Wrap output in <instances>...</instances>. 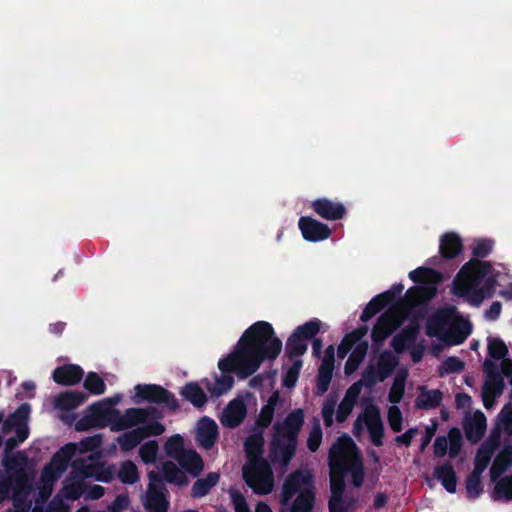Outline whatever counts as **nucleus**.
Returning a JSON list of instances; mask_svg holds the SVG:
<instances>
[{"instance_id": "bf43d9fd", "label": "nucleus", "mask_w": 512, "mask_h": 512, "mask_svg": "<svg viewBox=\"0 0 512 512\" xmlns=\"http://www.w3.org/2000/svg\"><path fill=\"white\" fill-rule=\"evenodd\" d=\"M448 450V440L446 437H437L434 442V453L436 456L441 457L445 455Z\"/></svg>"}, {"instance_id": "6e6552de", "label": "nucleus", "mask_w": 512, "mask_h": 512, "mask_svg": "<svg viewBox=\"0 0 512 512\" xmlns=\"http://www.w3.org/2000/svg\"><path fill=\"white\" fill-rule=\"evenodd\" d=\"M264 445L262 431L251 434L245 442L247 463L243 467L246 483L257 494H268L274 487V479L269 465L260 456Z\"/></svg>"}, {"instance_id": "680f3d73", "label": "nucleus", "mask_w": 512, "mask_h": 512, "mask_svg": "<svg viewBox=\"0 0 512 512\" xmlns=\"http://www.w3.org/2000/svg\"><path fill=\"white\" fill-rule=\"evenodd\" d=\"M501 308L500 302L492 303L489 309L485 311V318L488 320L497 319L501 313Z\"/></svg>"}, {"instance_id": "393cba45", "label": "nucleus", "mask_w": 512, "mask_h": 512, "mask_svg": "<svg viewBox=\"0 0 512 512\" xmlns=\"http://www.w3.org/2000/svg\"><path fill=\"white\" fill-rule=\"evenodd\" d=\"M298 226L303 238L309 242L323 241L331 235V230L326 224L312 217H300Z\"/></svg>"}, {"instance_id": "473e14b6", "label": "nucleus", "mask_w": 512, "mask_h": 512, "mask_svg": "<svg viewBox=\"0 0 512 512\" xmlns=\"http://www.w3.org/2000/svg\"><path fill=\"white\" fill-rule=\"evenodd\" d=\"M86 401V396L82 392H65L58 395L54 400L55 408L59 410H73Z\"/></svg>"}, {"instance_id": "864d4df0", "label": "nucleus", "mask_w": 512, "mask_h": 512, "mask_svg": "<svg viewBox=\"0 0 512 512\" xmlns=\"http://www.w3.org/2000/svg\"><path fill=\"white\" fill-rule=\"evenodd\" d=\"M321 440H322V430H321L320 426L317 424L310 431V434H309V437L307 440L308 448L312 452L316 451L320 446Z\"/></svg>"}, {"instance_id": "f03ea898", "label": "nucleus", "mask_w": 512, "mask_h": 512, "mask_svg": "<svg viewBox=\"0 0 512 512\" xmlns=\"http://www.w3.org/2000/svg\"><path fill=\"white\" fill-rule=\"evenodd\" d=\"M282 350V341L275 335L273 326L266 321L252 324L240 337L234 350L218 362L222 375L212 382L205 380V386L212 396L227 393L234 384V378L226 374L234 372L241 378L255 373L264 360H274Z\"/></svg>"}, {"instance_id": "37998d69", "label": "nucleus", "mask_w": 512, "mask_h": 512, "mask_svg": "<svg viewBox=\"0 0 512 512\" xmlns=\"http://www.w3.org/2000/svg\"><path fill=\"white\" fill-rule=\"evenodd\" d=\"M441 401V393L437 390H422L416 400V404L420 408L430 409L439 405Z\"/></svg>"}, {"instance_id": "13d9d810", "label": "nucleus", "mask_w": 512, "mask_h": 512, "mask_svg": "<svg viewBox=\"0 0 512 512\" xmlns=\"http://www.w3.org/2000/svg\"><path fill=\"white\" fill-rule=\"evenodd\" d=\"M442 368L445 372H456L463 368V363L457 358H448L443 362Z\"/></svg>"}, {"instance_id": "20e7f679", "label": "nucleus", "mask_w": 512, "mask_h": 512, "mask_svg": "<svg viewBox=\"0 0 512 512\" xmlns=\"http://www.w3.org/2000/svg\"><path fill=\"white\" fill-rule=\"evenodd\" d=\"M331 499L329 507L331 512H347L348 506L342 499L344 477L351 476L355 486H360L363 480V466L353 440L346 435L337 439L329 454Z\"/></svg>"}, {"instance_id": "6e6d98bb", "label": "nucleus", "mask_w": 512, "mask_h": 512, "mask_svg": "<svg viewBox=\"0 0 512 512\" xmlns=\"http://www.w3.org/2000/svg\"><path fill=\"white\" fill-rule=\"evenodd\" d=\"M332 379V375L318 373L317 384H316V394L323 395L330 385Z\"/></svg>"}, {"instance_id": "f704fd0d", "label": "nucleus", "mask_w": 512, "mask_h": 512, "mask_svg": "<svg viewBox=\"0 0 512 512\" xmlns=\"http://www.w3.org/2000/svg\"><path fill=\"white\" fill-rule=\"evenodd\" d=\"M279 392L275 391L267 400V403L262 407L260 414L257 418L256 424L261 428H266L270 425L275 407L279 402Z\"/></svg>"}, {"instance_id": "c03bdc74", "label": "nucleus", "mask_w": 512, "mask_h": 512, "mask_svg": "<svg viewBox=\"0 0 512 512\" xmlns=\"http://www.w3.org/2000/svg\"><path fill=\"white\" fill-rule=\"evenodd\" d=\"M290 360L291 365L288 367L283 377V385L287 388H292L295 386L302 367V361L299 359V357H290Z\"/></svg>"}, {"instance_id": "f3484780", "label": "nucleus", "mask_w": 512, "mask_h": 512, "mask_svg": "<svg viewBox=\"0 0 512 512\" xmlns=\"http://www.w3.org/2000/svg\"><path fill=\"white\" fill-rule=\"evenodd\" d=\"M322 322L319 319H312L297 326L286 343V354L289 357H300L306 353L308 341L313 338L321 329Z\"/></svg>"}, {"instance_id": "2f4dec72", "label": "nucleus", "mask_w": 512, "mask_h": 512, "mask_svg": "<svg viewBox=\"0 0 512 512\" xmlns=\"http://www.w3.org/2000/svg\"><path fill=\"white\" fill-rule=\"evenodd\" d=\"M419 330L418 323L414 321L403 329L393 339L392 345L397 352H401L406 348H409L415 341L416 335Z\"/></svg>"}, {"instance_id": "f257e3e1", "label": "nucleus", "mask_w": 512, "mask_h": 512, "mask_svg": "<svg viewBox=\"0 0 512 512\" xmlns=\"http://www.w3.org/2000/svg\"><path fill=\"white\" fill-rule=\"evenodd\" d=\"M102 443V435L97 434L79 443H69L58 451L42 473L39 488L41 499L44 501L50 496L53 482L65 471L70 460H73V472L64 482L61 497L67 500H76L81 496L91 500L101 498L104 488L96 484L88 485L86 480L93 478L107 483L114 477L112 466L98 462L101 453L97 450Z\"/></svg>"}, {"instance_id": "0eeeda50", "label": "nucleus", "mask_w": 512, "mask_h": 512, "mask_svg": "<svg viewBox=\"0 0 512 512\" xmlns=\"http://www.w3.org/2000/svg\"><path fill=\"white\" fill-rule=\"evenodd\" d=\"M165 454L174 459L180 468L174 462L167 461L163 464L162 472L166 481L176 485H186L188 483L187 474L196 477L203 468V460L200 455L184 447V439L180 434H174L167 438L164 443Z\"/></svg>"}, {"instance_id": "0e129e2a", "label": "nucleus", "mask_w": 512, "mask_h": 512, "mask_svg": "<svg viewBox=\"0 0 512 512\" xmlns=\"http://www.w3.org/2000/svg\"><path fill=\"white\" fill-rule=\"evenodd\" d=\"M111 408H115L118 404H120L123 400V395L117 393L111 397H106L103 399Z\"/></svg>"}, {"instance_id": "5701e85b", "label": "nucleus", "mask_w": 512, "mask_h": 512, "mask_svg": "<svg viewBox=\"0 0 512 512\" xmlns=\"http://www.w3.org/2000/svg\"><path fill=\"white\" fill-rule=\"evenodd\" d=\"M149 486L143 498L144 507L150 512H166L168 502L163 494V484L155 472H149Z\"/></svg>"}, {"instance_id": "774afa93", "label": "nucleus", "mask_w": 512, "mask_h": 512, "mask_svg": "<svg viewBox=\"0 0 512 512\" xmlns=\"http://www.w3.org/2000/svg\"><path fill=\"white\" fill-rule=\"evenodd\" d=\"M500 295L503 298L512 301V284L508 285L505 289H503L500 292Z\"/></svg>"}, {"instance_id": "4d7b16f0", "label": "nucleus", "mask_w": 512, "mask_h": 512, "mask_svg": "<svg viewBox=\"0 0 512 512\" xmlns=\"http://www.w3.org/2000/svg\"><path fill=\"white\" fill-rule=\"evenodd\" d=\"M129 505L128 497L125 495L118 496L113 503L109 506L111 512H122Z\"/></svg>"}, {"instance_id": "f8f14e48", "label": "nucleus", "mask_w": 512, "mask_h": 512, "mask_svg": "<svg viewBox=\"0 0 512 512\" xmlns=\"http://www.w3.org/2000/svg\"><path fill=\"white\" fill-rule=\"evenodd\" d=\"M144 411L145 416L141 423L124 430L125 432L116 438V443L121 451L129 452L136 448L142 440L164 433L165 426L160 421L162 416L157 409L148 407L144 408Z\"/></svg>"}, {"instance_id": "a878e982", "label": "nucleus", "mask_w": 512, "mask_h": 512, "mask_svg": "<svg viewBox=\"0 0 512 512\" xmlns=\"http://www.w3.org/2000/svg\"><path fill=\"white\" fill-rule=\"evenodd\" d=\"M311 208L323 219L335 221L342 219L346 209L341 202L328 198H319L311 202Z\"/></svg>"}, {"instance_id": "ea45409f", "label": "nucleus", "mask_w": 512, "mask_h": 512, "mask_svg": "<svg viewBox=\"0 0 512 512\" xmlns=\"http://www.w3.org/2000/svg\"><path fill=\"white\" fill-rule=\"evenodd\" d=\"M219 480V475L217 473H209L206 478L197 480L191 490V494L193 497H203L205 496L210 489L216 485Z\"/></svg>"}, {"instance_id": "a19ab883", "label": "nucleus", "mask_w": 512, "mask_h": 512, "mask_svg": "<svg viewBox=\"0 0 512 512\" xmlns=\"http://www.w3.org/2000/svg\"><path fill=\"white\" fill-rule=\"evenodd\" d=\"M118 477L123 483L133 484L139 479L138 468L132 461H124L121 463L118 471Z\"/></svg>"}, {"instance_id": "72a5a7b5", "label": "nucleus", "mask_w": 512, "mask_h": 512, "mask_svg": "<svg viewBox=\"0 0 512 512\" xmlns=\"http://www.w3.org/2000/svg\"><path fill=\"white\" fill-rule=\"evenodd\" d=\"M408 377V370L407 369H399L394 377L392 387L389 391V401L392 404H397L401 401L404 390H405V383Z\"/></svg>"}, {"instance_id": "aec40b11", "label": "nucleus", "mask_w": 512, "mask_h": 512, "mask_svg": "<svg viewBox=\"0 0 512 512\" xmlns=\"http://www.w3.org/2000/svg\"><path fill=\"white\" fill-rule=\"evenodd\" d=\"M255 403L256 400L249 393L231 400L221 413V424L229 428L237 427L246 417L247 405Z\"/></svg>"}, {"instance_id": "4be33fe9", "label": "nucleus", "mask_w": 512, "mask_h": 512, "mask_svg": "<svg viewBox=\"0 0 512 512\" xmlns=\"http://www.w3.org/2000/svg\"><path fill=\"white\" fill-rule=\"evenodd\" d=\"M131 401L135 404L142 402L167 403L175 407V399H171L166 390L155 384H137L131 391Z\"/></svg>"}, {"instance_id": "7c9ffc66", "label": "nucleus", "mask_w": 512, "mask_h": 512, "mask_svg": "<svg viewBox=\"0 0 512 512\" xmlns=\"http://www.w3.org/2000/svg\"><path fill=\"white\" fill-rule=\"evenodd\" d=\"M462 251V240L454 232L444 234L440 239V252L446 258H453Z\"/></svg>"}, {"instance_id": "603ef678", "label": "nucleus", "mask_w": 512, "mask_h": 512, "mask_svg": "<svg viewBox=\"0 0 512 512\" xmlns=\"http://www.w3.org/2000/svg\"><path fill=\"white\" fill-rule=\"evenodd\" d=\"M335 399H327L322 406V418L324 424L329 427L334 422V413H335Z\"/></svg>"}, {"instance_id": "cd10ccee", "label": "nucleus", "mask_w": 512, "mask_h": 512, "mask_svg": "<svg viewBox=\"0 0 512 512\" xmlns=\"http://www.w3.org/2000/svg\"><path fill=\"white\" fill-rule=\"evenodd\" d=\"M362 390V383L355 382L346 391L336 411V421L343 422L351 414Z\"/></svg>"}, {"instance_id": "a18cd8bd", "label": "nucleus", "mask_w": 512, "mask_h": 512, "mask_svg": "<svg viewBox=\"0 0 512 512\" xmlns=\"http://www.w3.org/2000/svg\"><path fill=\"white\" fill-rule=\"evenodd\" d=\"M494 498L497 500H512V476L504 477L495 485Z\"/></svg>"}, {"instance_id": "5fc2aeb1", "label": "nucleus", "mask_w": 512, "mask_h": 512, "mask_svg": "<svg viewBox=\"0 0 512 512\" xmlns=\"http://www.w3.org/2000/svg\"><path fill=\"white\" fill-rule=\"evenodd\" d=\"M230 495L236 512H251L245 498L238 491L232 489Z\"/></svg>"}, {"instance_id": "412c9836", "label": "nucleus", "mask_w": 512, "mask_h": 512, "mask_svg": "<svg viewBox=\"0 0 512 512\" xmlns=\"http://www.w3.org/2000/svg\"><path fill=\"white\" fill-rule=\"evenodd\" d=\"M4 464L10 476H15V483L19 491L16 492L13 497L15 506H18L22 494L26 495L27 493L25 482L27 478L28 462L24 454L18 452L14 455H7Z\"/></svg>"}, {"instance_id": "c756f323", "label": "nucleus", "mask_w": 512, "mask_h": 512, "mask_svg": "<svg viewBox=\"0 0 512 512\" xmlns=\"http://www.w3.org/2000/svg\"><path fill=\"white\" fill-rule=\"evenodd\" d=\"M512 465V446L506 445L502 447L493 461L490 473L491 478L496 480L503 473L507 471V469Z\"/></svg>"}, {"instance_id": "a211bd4d", "label": "nucleus", "mask_w": 512, "mask_h": 512, "mask_svg": "<svg viewBox=\"0 0 512 512\" xmlns=\"http://www.w3.org/2000/svg\"><path fill=\"white\" fill-rule=\"evenodd\" d=\"M495 450V441L490 439L482 444L475 458V468L467 480V493L470 497H476L481 491L480 478L482 472L487 468L491 456Z\"/></svg>"}, {"instance_id": "dca6fc26", "label": "nucleus", "mask_w": 512, "mask_h": 512, "mask_svg": "<svg viewBox=\"0 0 512 512\" xmlns=\"http://www.w3.org/2000/svg\"><path fill=\"white\" fill-rule=\"evenodd\" d=\"M364 431L369 433L374 445H382L383 422L380 410L374 405L367 406L354 422L353 432L357 437H360Z\"/></svg>"}, {"instance_id": "49530a36", "label": "nucleus", "mask_w": 512, "mask_h": 512, "mask_svg": "<svg viewBox=\"0 0 512 512\" xmlns=\"http://www.w3.org/2000/svg\"><path fill=\"white\" fill-rule=\"evenodd\" d=\"M84 387L94 395L103 394L106 390L104 380L96 373L90 372L84 380Z\"/></svg>"}, {"instance_id": "6ab92c4d", "label": "nucleus", "mask_w": 512, "mask_h": 512, "mask_svg": "<svg viewBox=\"0 0 512 512\" xmlns=\"http://www.w3.org/2000/svg\"><path fill=\"white\" fill-rule=\"evenodd\" d=\"M30 414V406L28 404L21 405L17 411L11 415L4 423V433L15 432L16 437H10L7 439L6 445L9 448H13L19 443L23 442L29 434L28 430V418Z\"/></svg>"}, {"instance_id": "338daca9", "label": "nucleus", "mask_w": 512, "mask_h": 512, "mask_svg": "<svg viewBox=\"0 0 512 512\" xmlns=\"http://www.w3.org/2000/svg\"><path fill=\"white\" fill-rule=\"evenodd\" d=\"M423 346H421L420 348H413L412 351H411V357H412V360L414 362H418L421 360L422 358V353H423Z\"/></svg>"}, {"instance_id": "8fccbe9b", "label": "nucleus", "mask_w": 512, "mask_h": 512, "mask_svg": "<svg viewBox=\"0 0 512 512\" xmlns=\"http://www.w3.org/2000/svg\"><path fill=\"white\" fill-rule=\"evenodd\" d=\"M447 440L450 456L454 457L461 449L462 437L460 431L458 429L450 430Z\"/></svg>"}, {"instance_id": "e433bc0d", "label": "nucleus", "mask_w": 512, "mask_h": 512, "mask_svg": "<svg viewBox=\"0 0 512 512\" xmlns=\"http://www.w3.org/2000/svg\"><path fill=\"white\" fill-rule=\"evenodd\" d=\"M488 351L491 357V361L500 368V365H497L496 361H500V363L507 359L508 348L503 340L500 338L490 337L488 338Z\"/></svg>"}, {"instance_id": "69168bd1", "label": "nucleus", "mask_w": 512, "mask_h": 512, "mask_svg": "<svg viewBox=\"0 0 512 512\" xmlns=\"http://www.w3.org/2000/svg\"><path fill=\"white\" fill-rule=\"evenodd\" d=\"M456 402L460 407H468L470 405L471 398L467 394H458L456 397Z\"/></svg>"}, {"instance_id": "09e8293b", "label": "nucleus", "mask_w": 512, "mask_h": 512, "mask_svg": "<svg viewBox=\"0 0 512 512\" xmlns=\"http://www.w3.org/2000/svg\"><path fill=\"white\" fill-rule=\"evenodd\" d=\"M334 353L335 350L333 346L326 348L318 373L332 375L334 369Z\"/></svg>"}, {"instance_id": "b1692460", "label": "nucleus", "mask_w": 512, "mask_h": 512, "mask_svg": "<svg viewBox=\"0 0 512 512\" xmlns=\"http://www.w3.org/2000/svg\"><path fill=\"white\" fill-rule=\"evenodd\" d=\"M404 290V285L401 283L394 284L391 288L381 294L376 295L364 308L360 319L363 322L370 320L376 313H378L385 305L393 304L395 297L400 295Z\"/></svg>"}, {"instance_id": "423d86ee", "label": "nucleus", "mask_w": 512, "mask_h": 512, "mask_svg": "<svg viewBox=\"0 0 512 512\" xmlns=\"http://www.w3.org/2000/svg\"><path fill=\"white\" fill-rule=\"evenodd\" d=\"M144 408L130 407L124 411L111 408L103 399L89 406L86 415L80 419L75 428L84 431L90 428L109 427L112 432H121L142 422Z\"/></svg>"}, {"instance_id": "c9c22d12", "label": "nucleus", "mask_w": 512, "mask_h": 512, "mask_svg": "<svg viewBox=\"0 0 512 512\" xmlns=\"http://www.w3.org/2000/svg\"><path fill=\"white\" fill-rule=\"evenodd\" d=\"M485 429L486 419L484 414L480 411L475 412L472 419L466 424L467 437L476 441L483 435Z\"/></svg>"}, {"instance_id": "ddd939ff", "label": "nucleus", "mask_w": 512, "mask_h": 512, "mask_svg": "<svg viewBox=\"0 0 512 512\" xmlns=\"http://www.w3.org/2000/svg\"><path fill=\"white\" fill-rule=\"evenodd\" d=\"M484 369L487 379L482 389V399L484 406L489 409L494 405L495 398L503 391V378H508L512 385V361L510 359L503 360L499 368L491 360H486Z\"/></svg>"}, {"instance_id": "79ce46f5", "label": "nucleus", "mask_w": 512, "mask_h": 512, "mask_svg": "<svg viewBox=\"0 0 512 512\" xmlns=\"http://www.w3.org/2000/svg\"><path fill=\"white\" fill-rule=\"evenodd\" d=\"M159 453L158 443L154 440L144 442L139 448V456L143 463L153 464L156 462Z\"/></svg>"}, {"instance_id": "9b49d317", "label": "nucleus", "mask_w": 512, "mask_h": 512, "mask_svg": "<svg viewBox=\"0 0 512 512\" xmlns=\"http://www.w3.org/2000/svg\"><path fill=\"white\" fill-rule=\"evenodd\" d=\"M304 422V412L301 409L292 411L282 423L274 425V435L271 451L274 460H279L286 466L291 460L296 438Z\"/></svg>"}, {"instance_id": "3c124183", "label": "nucleus", "mask_w": 512, "mask_h": 512, "mask_svg": "<svg viewBox=\"0 0 512 512\" xmlns=\"http://www.w3.org/2000/svg\"><path fill=\"white\" fill-rule=\"evenodd\" d=\"M388 422L390 428L394 432H399L402 429V413L400 409L393 404L388 410Z\"/></svg>"}, {"instance_id": "58836bf2", "label": "nucleus", "mask_w": 512, "mask_h": 512, "mask_svg": "<svg viewBox=\"0 0 512 512\" xmlns=\"http://www.w3.org/2000/svg\"><path fill=\"white\" fill-rule=\"evenodd\" d=\"M435 476L441 481L444 488L449 493L456 491V476L450 465H443L435 470Z\"/></svg>"}, {"instance_id": "9d476101", "label": "nucleus", "mask_w": 512, "mask_h": 512, "mask_svg": "<svg viewBox=\"0 0 512 512\" xmlns=\"http://www.w3.org/2000/svg\"><path fill=\"white\" fill-rule=\"evenodd\" d=\"M315 500L313 475L302 469L287 477L281 492L283 512H311Z\"/></svg>"}, {"instance_id": "2eb2a0df", "label": "nucleus", "mask_w": 512, "mask_h": 512, "mask_svg": "<svg viewBox=\"0 0 512 512\" xmlns=\"http://www.w3.org/2000/svg\"><path fill=\"white\" fill-rule=\"evenodd\" d=\"M365 330H356L344 337L340 345L338 346V356L344 358L346 354L350 351V349L354 347L351 355L349 356L346 364H345V374L351 375L354 373L360 363L363 361L367 349L368 344L365 341H360V339L365 335Z\"/></svg>"}, {"instance_id": "c85d7f7f", "label": "nucleus", "mask_w": 512, "mask_h": 512, "mask_svg": "<svg viewBox=\"0 0 512 512\" xmlns=\"http://www.w3.org/2000/svg\"><path fill=\"white\" fill-rule=\"evenodd\" d=\"M83 370L80 366L67 364L57 367L52 374L53 380L61 385L70 386L78 383L83 377Z\"/></svg>"}, {"instance_id": "7ed1b4c3", "label": "nucleus", "mask_w": 512, "mask_h": 512, "mask_svg": "<svg viewBox=\"0 0 512 512\" xmlns=\"http://www.w3.org/2000/svg\"><path fill=\"white\" fill-rule=\"evenodd\" d=\"M408 276L420 285L409 288L399 302L379 317L372 331L374 342L385 340L415 307L432 299L437 293V284L443 280L439 272L427 267H418Z\"/></svg>"}, {"instance_id": "de8ad7c7", "label": "nucleus", "mask_w": 512, "mask_h": 512, "mask_svg": "<svg viewBox=\"0 0 512 512\" xmlns=\"http://www.w3.org/2000/svg\"><path fill=\"white\" fill-rule=\"evenodd\" d=\"M493 245L494 243L491 239H476L473 243L472 252L477 257H485L492 251Z\"/></svg>"}, {"instance_id": "052dcab7", "label": "nucleus", "mask_w": 512, "mask_h": 512, "mask_svg": "<svg viewBox=\"0 0 512 512\" xmlns=\"http://www.w3.org/2000/svg\"><path fill=\"white\" fill-rule=\"evenodd\" d=\"M499 417L505 428L512 432V407L504 408Z\"/></svg>"}, {"instance_id": "e2e57ef3", "label": "nucleus", "mask_w": 512, "mask_h": 512, "mask_svg": "<svg viewBox=\"0 0 512 512\" xmlns=\"http://www.w3.org/2000/svg\"><path fill=\"white\" fill-rule=\"evenodd\" d=\"M415 433H416V430L410 429L407 432H405L404 434L398 436L396 438V440H397V442L403 443L405 445H409L412 438L414 437Z\"/></svg>"}, {"instance_id": "bb28decb", "label": "nucleus", "mask_w": 512, "mask_h": 512, "mask_svg": "<svg viewBox=\"0 0 512 512\" xmlns=\"http://www.w3.org/2000/svg\"><path fill=\"white\" fill-rule=\"evenodd\" d=\"M218 437V426L216 422L208 417L201 418L196 426V440L205 449L213 446Z\"/></svg>"}, {"instance_id": "39448f33", "label": "nucleus", "mask_w": 512, "mask_h": 512, "mask_svg": "<svg viewBox=\"0 0 512 512\" xmlns=\"http://www.w3.org/2000/svg\"><path fill=\"white\" fill-rule=\"evenodd\" d=\"M499 274V269L489 262L470 260L453 280L451 293L473 306H479L492 295Z\"/></svg>"}, {"instance_id": "4468645a", "label": "nucleus", "mask_w": 512, "mask_h": 512, "mask_svg": "<svg viewBox=\"0 0 512 512\" xmlns=\"http://www.w3.org/2000/svg\"><path fill=\"white\" fill-rule=\"evenodd\" d=\"M398 363V357L391 352L385 351L378 355H374L359 382H361L362 385L369 387L378 382H383L391 374Z\"/></svg>"}, {"instance_id": "1a4fd4ad", "label": "nucleus", "mask_w": 512, "mask_h": 512, "mask_svg": "<svg viewBox=\"0 0 512 512\" xmlns=\"http://www.w3.org/2000/svg\"><path fill=\"white\" fill-rule=\"evenodd\" d=\"M471 331V323L450 306L436 311L426 323V334L448 345L461 344Z\"/></svg>"}, {"instance_id": "4c0bfd02", "label": "nucleus", "mask_w": 512, "mask_h": 512, "mask_svg": "<svg viewBox=\"0 0 512 512\" xmlns=\"http://www.w3.org/2000/svg\"><path fill=\"white\" fill-rule=\"evenodd\" d=\"M182 396L196 407H202L206 403V395L195 383L185 385L181 390Z\"/></svg>"}]
</instances>
